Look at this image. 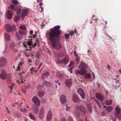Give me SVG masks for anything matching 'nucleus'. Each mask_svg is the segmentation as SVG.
Returning a JSON list of instances; mask_svg holds the SVG:
<instances>
[{"label":"nucleus","mask_w":121,"mask_h":121,"mask_svg":"<svg viewBox=\"0 0 121 121\" xmlns=\"http://www.w3.org/2000/svg\"><path fill=\"white\" fill-rule=\"evenodd\" d=\"M81 73V75H85L87 73V71L85 69L83 68H81L80 69Z\"/></svg>","instance_id":"nucleus-20"},{"label":"nucleus","mask_w":121,"mask_h":121,"mask_svg":"<svg viewBox=\"0 0 121 121\" xmlns=\"http://www.w3.org/2000/svg\"><path fill=\"white\" fill-rule=\"evenodd\" d=\"M9 7L12 10L16 11L17 9V7L13 4H10Z\"/></svg>","instance_id":"nucleus-22"},{"label":"nucleus","mask_w":121,"mask_h":121,"mask_svg":"<svg viewBox=\"0 0 121 121\" xmlns=\"http://www.w3.org/2000/svg\"><path fill=\"white\" fill-rule=\"evenodd\" d=\"M6 59L4 57H2L0 59V67H4L6 64Z\"/></svg>","instance_id":"nucleus-8"},{"label":"nucleus","mask_w":121,"mask_h":121,"mask_svg":"<svg viewBox=\"0 0 121 121\" xmlns=\"http://www.w3.org/2000/svg\"><path fill=\"white\" fill-rule=\"evenodd\" d=\"M65 84L69 88L72 84L71 81L69 79H66L65 80Z\"/></svg>","instance_id":"nucleus-18"},{"label":"nucleus","mask_w":121,"mask_h":121,"mask_svg":"<svg viewBox=\"0 0 121 121\" xmlns=\"http://www.w3.org/2000/svg\"><path fill=\"white\" fill-rule=\"evenodd\" d=\"M60 100L62 104H64L67 102V100L66 99V97L64 95H61L60 97Z\"/></svg>","instance_id":"nucleus-9"},{"label":"nucleus","mask_w":121,"mask_h":121,"mask_svg":"<svg viewBox=\"0 0 121 121\" xmlns=\"http://www.w3.org/2000/svg\"><path fill=\"white\" fill-rule=\"evenodd\" d=\"M45 94V93L44 92H41L40 91H39L38 93V95L39 97L42 98Z\"/></svg>","instance_id":"nucleus-25"},{"label":"nucleus","mask_w":121,"mask_h":121,"mask_svg":"<svg viewBox=\"0 0 121 121\" xmlns=\"http://www.w3.org/2000/svg\"><path fill=\"white\" fill-rule=\"evenodd\" d=\"M52 112L51 110H49L48 112L46 118V121H50L52 118Z\"/></svg>","instance_id":"nucleus-12"},{"label":"nucleus","mask_w":121,"mask_h":121,"mask_svg":"<svg viewBox=\"0 0 121 121\" xmlns=\"http://www.w3.org/2000/svg\"><path fill=\"white\" fill-rule=\"evenodd\" d=\"M65 54V52H63L62 51H61L60 53L58 55V56L59 57H62Z\"/></svg>","instance_id":"nucleus-28"},{"label":"nucleus","mask_w":121,"mask_h":121,"mask_svg":"<svg viewBox=\"0 0 121 121\" xmlns=\"http://www.w3.org/2000/svg\"><path fill=\"white\" fill-rule=\"evenodd\" d=\"M44 109L43 107L42 108L40 109L38 115V117L40 119H43L44 115Z\"/></svg>","instance_id":"nucleus-13"},{"label":"nucleus","mask_w":121,"mask_h":121,"mask_svg":"<svg viewBox=\"0 0 121 121\" xmlns=\"http://www.w3.org/2000/svg\"><path fill=\"white\" fill-rule=\"evenodd\" d=\"M29 116L31 119H33L34 121L35 120V117L31 113H29Z\"/></svg>","instance_id":"nucleus-31"},{"label":"nucleus","mask_w":121,"mask_h":121,"mask_svg":"<svg viewBox=\"0 0 121 121\" xmlns=\"http://www.w3.org/2000/svg\"><path fill=\"white\" fill-rule=\"evenodd\" d=\"M15 46V43L14 42H12L10 43V47L11 48L14 52H16L17 51V49L14 48Z\"/></svg>","instance_id":"nucleus-16"},{"label":"nucleus","mask_w":121,"mask_h":121,"mask_svg":"<svg viewBox=\"0 0 121 121\" xmlns=\"http://www.w3.org/2000/svg\"><path fill=\"white\" fill-rule=\"evenodd\" d=\"M91 77V75L89 73H87L84 76V78L86 79L90 78Z\"/></svg>","instance_id":"nucleus-36"},{"label":"nucleus","mask_w":121,"mask_h":121,"mask_svg":"<svg viewBox=\"0 0 121 121\" xmlns=\"http://www.w3.org/2000/svg\"><path fill=\"white\" fill-rule=\"evenodd\" d=\"M40 56L39 53V52H37L35 56L37 59H39Z\"/></svg>","instance_id":"nucleus-45"},{"label":"nucleus","mask_w":121,"mask_h":121,"mask_svg":"<svg viewBox=\"0 0 121 121\" xmlns=\"http://www.w3.org/2000/svg\"><path fill=\"white\" fill-rule=\"evenodd\" d=\"M33 33V31H30V34L31 35H32V34Z\"/></svg>","instance_id":"nucleus-63"},{"label":"nucleus","mask_w":121,"mask_h":121,"mask_svg":"<svg viewBox=\"0 0 121 121\" xmlns=\"http://www.w3.org/2000/svg\"><path fill=\"white\" fill-rule=\"evenodd\" d=\"M69 58L68 56L65 57L63 59L59 61V62H60L65 64H66L69 62Z\"/></svg>","instance_id":"nucleus-15"},{"label":"nucleus","mask_w":121,"mask_h":121,"mask_svg":"<svg viewBox=\"0 0 121 121\" xmlns=\"http://www.w3.org/2000/svg\"><path fill=\"white\" fill-rule=\"evenodd\" d=\"M75 60L76 62V64H78L79 63L80 61L79 58L78 57H77L76 58Z\"/></svg>","instance_id":"nucleus-41"},{"label":"nucleus","mask_w":121,"mask_h":121,"mask_svg":"<svg viewBox=\"0 0 121 121\" xmlns=\"http://www.w3.org/2000/svg\"><path fill=\"white\" fill-rule=\"evenodd\" d=\"M95 95L97 99L101 101H102L103 100L102 95L99 93H96L95 94Z\"/></svg>","instance_id":"nucleus-17"},{"label":"nucleus","mask_w":121,"mask_h":121,"mask_svg":"<svg viewBox=\"0 0 121 121\" xmlns=\"http://www.w3.org/2000/svg\"><path fill=\"white\" fill-rule=\"evenodd\" d=\"M34 112L36 114H38L39 112V109L36 106H35L34 108Z\"/></svg>","instance_id":"nucleus-29"},{"label":"nucleus","mask_w":121,"mask_h":121,"mask_svg":"<svg viewBox=\"0 0 121 121\" xmlns=\"http://www.w3.org/2000/svg\"><path fill=\"white\" fill-rule=\"evenodd\" d=\"M76 108L78 110L79 112L78 115L79 116L80 114L82 116H85L86 114V110L85 107L82 105L77 106Z\"/></svg>","instance_id":"nucleus-2"},{"label":"nucleus","mask_w":121,"mask_h":121,"mask_svg":"<svg viewBox=\"0 0 121 121\" xmlns=\"http://www.w3.org/2000/svg\"><path fill=\"white\" fill-rule=\"evenodd\" d=\"M115 113L114 114L115 116L118 118L119 120H121V113L119 108L117 107L115 108Z\"/></svg>","instance_id":"nucleus-5"},{"label":"nucleus","mask_w":121,"mask_h":121,"mask_svg":"<svg viewBox=\"0 0 121 121\" xmlns=\"http://www.w3.org/2000/svg\"><path fill=\"white\" fill-rule=\"evenodd\" d=\"M70 108L69 107H66L65 108V109L67 111H68V110Z\"/></svg>","instance_id":"nucleus-59"},{"label":"nucleus","mask_w":121,"mask_h":121,"mask_svg":"<svg viewBox=\"0 0 121 121\" xmlns=\"http://www.w3.org/2000/svg\"><path fill=\"white\" fill-rule=\"evenodd\" d=\"M6 110H7L8 112L9 113H10V111H9V109L7 107H6Z\"/></svg>","instance_id":"nucleus-57"},{"label":"nucleus","mask_w":121,"mask_h":121,"mask_svg":"<svg viewBox=\"0 0 121 121\" xmlns=\"http://www.w3.org/2000/svg\"><path fill=\"white\" fill-rule=\"evenodd\" d=\"M77 91L82 99H85V95L84 92L82 89L81 88H78L77 89Z\"/></svg>","instance_id":"nucleus-10"},{"label":"nucleus","mask_w":121,"mask_h":121,"mask_svg":"<svg viewBox=\"0 0 121 121\" xmlns=\"http://www.w3.org/2000/svg\"><path fill=\"white\" fill-rule=\"evenodd\" d=\"M60 121H66L65 118L64 117H62L61 118Z\"/></svg>","instance_id":"nucleus-52"},{"label":"nucleus","mask_w":121,"mask_h":121,"mask_svg":"<svg viewBox=\"0 0 121 121\" xmlns=\"http://www.w3.org/2000/svg\"><path fill=\"white\" fill-rule=\"evenodd\" d=\"M72 99L73 101L75 103H79L81 102L80 99L75 95H73Z\"/></svg>","instance_id":"nucleus-14"},{"label":"nucleus","mask_w":121,"mask_h":121,"mask_svg":"<svg viewBox=\"0 0 121 121\" xmlns=\"http://www.w3.org/2000/svg\"><path fill=\"white\" fill-rule=\"evenodd\" d=\"M32 42H31L29 40L27 42V45H31L32 44Z\"/></svg>","instance_id":"nucleus-46"},{"label":"nucleus","mask_w":121,"mask_h":121,"mask_svg":"<svg viewBox=\"0 0 121 121\" xmlns=\"http://www.w3.org/2000/svg\"><path fill=\"white\" fill-rule=\"evenodd\" d=\"M87 109L90 113H91L92 112V107L91 105H89L87 107Z\"/></svg>","instance_id":"nucleus-34"},{"label":"nucleus","mask_w":121,"mask_h":121,"mask_svg":"<svg viewBox=\"0 0 121 121\" xmlns=\"http://www.w3.org/2000/svg\"><path fill=\"white\" fill-rule=\"evenodd\" d=\"M22 14L21 15V16L22 17V20H23L24 17V16H26L28 14V10L26 9H22Z\"/></svg>","instance_id":"nucleus-6"},{"label":"nucleus","mask_w":121,"mask_h":121,"mask_svg":"<svg viewBox=\"0 0 121 121\" xmlns=\"http://www.w3.org/2000/svg\"><path fill=\"white\" fill-rule=\"evenodd\" d=\"M47 81H45L44 82H43V85H46V84H47Z\"/></svg>","instance_id":"nucleus-56"},{"label":"nucleus","mask_w":121,"mask_h":121,"mask_svg":"<svg viewBox=\"0 0 121 121\" xmlns=\"http://www.w3.org/2000/svg\"><path fill=\"white\" fill-rule=\"evenodd\" d=\"M56 76L58 78L60 79L63 78V75L60 73H57L56 74Z\"/></svg>","instance_id":"nucleus-27"},{"label":"nucleus","mask_w":121,"mask_h":121,"mask_svg":"<svg viewBox=\"0 0 121 121\" xmlns=\"http://www.w3.org/2000/svg\"><path fill=\"white\" fill-rule=\"evenodd\" d=\"M49 73L48 72H45V73L43 74V75L41 77V79H44V77L45 76L47 77L48 76Z\"/></svg>","instance_id":"nucleus-24"},{"label":"nucleus","mask_w":121,"mask_h":121,"mask_svg":"<svg viewBox=\"0 0 121 121\" xmlns=\"http://www.w3.org/2000/svg\"><path fill=\"white\" fill-rule=\"evenodd\" d=\"M32 101L37 106H38L40 105V101L37 96L33 97L32 99Z\"/></svg>","instance_id":"nucleus-7"},{"label":"nucleus","mask_w":121,"mask_h":121,"mask_svg":"<svg viewBox=\"0 0 121 121\" xmlns=\"http://www.w3.org/2000/svg\"><path fill=\"white\" fill-rule=\"evenodd\" d=\"M46 86L47 87H50L52 86V84L49 82H47Z\"/></svg>","instance_id":"nucleus-38"},{"label":"nucleus","mask_w":121,"mask_h":121,"mask_svg":"<svg viewBox=\"0 0 121 121\" xmlns=\"http://www.w3.org/2000/svg\"><path fill=\"white\" fill-rule=\"evenodd\" d=\"M75 74L78 76L79 74L81 75V73L80 70L78 71V70H76L75 71Z\"/></svg>","instance_id":"nucleus-39"},{"label":"nucleus","mask_w":121,"mask_h":121,"mask_svg":"<svg viewBox=\"0 0 121 121\" xmlns=\"http://www.w3.org/2000/svg\"><path fill=\"white\" fill-rule=\"evenodd\" d=\"M13 14V12L10 10L7 11L6 13V17L7 18L11 19L12 17Z\"/></svg>","instance_id":"nucleus-11"},{"label":"nucleus","mask_w":121,"mask_h":121,"mask_svg":"<svg viewBox=\"0 0 121 121\" xmlns=\"http://www.w3.org/2000/svg\"><path fill=\"white\" fill-rule=\"evenodd\" d=\"M73 31H71L72 32L71 33V34H70V35H74V33L73 32H72Z\"/></svg>","instance_id":"nucleus-62"},{"label":"nucleus","mask_w":121,"mask_h":121,"mask_svg":"<svg viewBox=\"0 0 121 121\" xmlns=\"http://www.w3.org/2000/svg\"><path fill=\"white\" fill-rule=\"evenodd\" d=\"M83 120L81 118H79L78 121H83Z\"/></svg>","instance_id":"nucleus-64"},{"label":"nucleus","mask_w":121,"mask_h":121,"mask_svg":"<svg viewBox=\"0 0 121 121\" xmlns=\"http://www.w3.org/2000/svg\"><path fill=\"white\" fill-rule=\"evenodd\" d=\"M95 101L96 102V103L98 104V105L99 106V107H100V103H99V101L98 100H97L96 99H95Z\"/></svg>","instance_id":"nucleus-53"},{"label":"nucleus","mask_w":121,"mask_h":121,"mask_svg":"<svg viewBox=\"0 0 121 121\" xmlns=\"http://www.w3.org/2000/svg\"><path fill=\"white\" fill-rule=\"evenodd\" d=\"M43 64L42 63H41L40 64V65H39V67L38 68V69H39L40 67L41 66V65H42Z\"/></svg>","instance_id":"nucleus-60"},{"label":"nucleus","mask_w":121,"mask_h":121,"mask_svg":"<svg viewBox=\"0 0 121 121\" xmlns=\"http://www.w3.org/2000/svg\"><path fill=\"white\" fill-rule=\"evenodd\" d=\"M39 60H36L35 62V64L36 65H38V64L39 63Z\"/></svg>","instance_id":"nucleus-48"},{"label":"nucleus","mask_w":121,"mask_h":121,"mask_svg":"<svg viewBox=\"0 0 121 121\" xmlns=\"http://www.w3.org/2000/svg\"><path fill=\"white\" fill-rule=\"evenodd\" d=\"M74 64V62L73 61H70V63L69 64L68 67H70L72 66Z\"/></svg>","instance_id":"nucleus-47"},{"label":"nucleus","mask_w":121,"mask_h":121,"mask_svg":"<svg viewBox=\"0 0 121 121\" xmlns=\"http://www.w3.org/2000/svg\"><path fill=\"white\" fill-rule=\"evenodd\" d=\"M11 77L9 78H8V79H7V82L8 83H10V82L11 81V79H10V78Z\"/></svg>","instance_id":"nucleus-55"},{"label":"nucleus","mask_w":121,"mask_h":121,"mask_svg":"<svg viewBox=\"0 0 121 121\" xmlns=\"http://www.w3.org/2000/svg\"><path fill=\"white\" fill-rule=\"evenodd\" d=\"M26 32L25 31H19L18 33L16 32L15 35L18 40H21L23 35L25 34Z\"/></svg>","instance_id":"nucleus-4"},{"label":"nucleus","mask_w":121,"mask_h":121,"mask_svg":"<svg viewBox=\"0 0 121 121\" xmlns=\"http://www.w3.org/2000/svg\"><path fill=\"white\" fill-rule=\"evenodd\" d=\"M76 51H74V56H78V54H76Z\"/></svg>","instance_id":"nucleus-58"},{"label":"nucleus","mask_w":121,"mask_h":121,"mask_svg":"<svg viewBox=\"0 0 121 121\" xmlns=\"http://www.w3.org/2000/svg\"><path fill=\"white\" fill-rule=\"evenodd\" d=\"M106 112L104 111H103L101 113V115L103 117L104 116L106 115Z\"/></svg>","instance_id":"nucleus-51"},{"label":"nucleus","mask_w":121,"mask_h":121,"mask_svg":"<svg viewBox=\"0 0 121 121\" xmlns=\"http://www.w3.org/2000/svg\"><path fill=\"white\" fill-rule=\"evenodd\" d=\"M30 70L31 71H34V68H31L30 69Z\"/></svg>","instance_id":"nucleus-61"},{"label":"nucleus","mask_w":121,"mask_h":121,"mask_svg":"<svg viewBox=\"0 0 121 121\" xmlns=\"http://www.w3.org/2000/svg\"><path fill=\"white\" fill-rule=\"evenodd\" d=\"M104 107H106V110L108 112H111V111L113 110V108L111 106H108L107 107H106L105 106H104Z\"/></svg>","instance_id":"nucleus-21"},{"label":"nucleus","mask_w":121,"mask_h":121,"mask_svg":"<svg viewBox=\"0 0 121 121\" xmlns=\"http://www.w3.org/2000/svg\"><path fill=\"white\" fill-rule=\"evenodd\" d=\"M12 2L15 5H17L18 4V2L17 0H12Z\"/></svg>","instance_id":"nucleus-40"},{"label":"nucleus","mask_w":121,"mask_h":121,"mask_svg":"<svg viewBox=\"0 0 121 121\" xmlns=\"http://www.w3.org/2000/svg\"><path fill=\"white\" fill-rule=\"evenodd\" d=\"M112 103V100H107L106 101V103L108 105H111Z\"/></svg>","instance_id":"nucleus-33"},{"label":"nucleus","mask_w":121,"mask_h":121,"mask_svg":"<svg viewBox=\"0 0 121 121\" xmlns=\"http://www.w3.org/2000/svg\"><path fill=\"white\" fill-rule=\"evenodd\" d=\"M60 27V26L59 25L57 26H54V29H51L50 30H60L59 29Z\"/></svg>","instance_id":"nucleus-26"},{"label":"nucleus","mask_w":121,"mask_h":121,"mask_svg":"<svg viewBox=\"0 0 121 121\" xmlns=\"http://www.w3.org/2000/svg\"><path fill=\"white\" fill-rule=\"evenodd\" d=\"M5 28L6 30H10L11 26L9 24H7L5 26Z\"/></svg>","instance_id":"nucleus-32"},{"label":"nucleus","mask_w":121,"mask_h":121,"mask_svg":"<svg viewBox=\"0 0 121 121\" xmlns=\"http://www.w3.org/2000/svg\"><path fill=\"white\" fill-rule=\"evenodd\" d=\"M19 28L21 30H25L26 29V27L25 25H22L19 27Z\"/></svg>","instance_id":"nucleus-30"},{"label":"nucleus","mask_w":121,"mask_h":121,"mask_svg":"<svg viewBox=\"0 0 121 121\" xmlns=\"http://www.w3.org/2000/svg\"><path fill=\"white\" fill-rule=\"evenodd\" d=\"M1 72V74H0V78L1 79H5L7 78H9L11 77V75L10 74L8 73L7 74L6 71L4 69H2Z\"/></svg>","instance_id":"nucleus-3"},{"label":"nucleus","mask_w":121,"mask_h":121,"mask_svg":"<svg viewBox=\"0 0 121 121\" xmlns=\"http://www.w3.org/2000/svg\"><path fill=\"white\" fill-rule=\"evenodd\" d=\"M15 30V25H13L12 26H11L10 30Z\"/></svg>","instance_id":"nucleus-43"},{"label":"nucleus","mask_w":121,"mask_h":121,"mask_svg":"<svg viewBox=\"0 0 121 121\" xmlns=\"http://www.w3.org/2000/svg\"><path fill=\"white\" fill-rule=\"evenodd\" d=\"M25 47L27 48H30V49H31L32 48V47H31L30 45H24Z\"/></svg>","instance_id":"nucleus-50"},{"label":"nucleus","mask_w":121,"mask_h":121,"mask_svg":"<svg viewBox=\"0 0 121 121\" xmlns=\"http://www.w3.org/2000/svg\"><path fill=\"white\" fill-rule=\"evenodd\" d=\"M20 18L19 16L18 15L16 16L14 18V20L16 22H17L19 20Z\"/></svg>","instance_id":"nucleus-35"},{"label":"nucleus","mask_w":121,"mask_h":121,"mask_svg":"<svg viewBox=\"0 0 121 121\" xmlns=\"http://www.w3.org/2000/svg\"><path fill=\"white\" fill-rule=\"evenodd\" d=\"M22 12L21 9H18L17 11V14L18 15H20V14Z\"/></svg>","instance_id":"nucleus-42"},{"label":"nucleus","mask_w":121,"mask_h":121,"mask_svg":"<svg viewBox=\"0 0 121 121\" xmlns=\"http://www.w3.org/2000/svg\"><path fill=\"white\" fill-rule=\"evenodd\" d=\"M49 34V40L54 48L60 50L62 47L61 43H60V36L61 34V31H50Z\"/></svg>","instance_id":"nucleus-1"},{"label":"nucleus","mask_w":121,"mask_h":121,"mask_svg":"<svg viewBox=\"0 0 121 121\" xmlns=\"http://www.w3.org/2000/svg\"><path fill=\"white\" fill-rule=\"evenodd\" d=\"M23 64V63L22 62H20L19 63V64L18 65V66L17 67V69H18L19 70L20 69V67L19 66L22 65Z\"/></svg>","instance_id":"nucleus-44"},{"label":"nucleus","mask_w":121,"mask_h":121,"mask_svg":"<svg viewBox=\"0 0 121 121\" xmlns=\"http://www.w3.org/2000/svg\"><path fill=\"white\" fill-rule=\"evenodd\" d=\"M78 67L81 68H83L85 69H86L87 67V66L86 64L82 62H81Z\"/></svg>","instance_id":"nucleus-19"},{"label":"nucleus","mask_w":121,"mask_h":121,"mask_svg":"<svg viewBox=\"0 0 121 121\" xmlns=\"http://www.w3.org/2000/svg\"><path fill=\"white\" fill-rule=\"evenodd\" d=\"M70 35V34L69 33H66L64 35V36L65 37L66 39H68Z\"/></svg>","instance_id":"nucleus-37"},{"label":"nucleus","mask_w":121,"mask_h":121,"mask_svg":"<svg viewBox=\"0 0 121 121\" xmlns=\"http://www.w3.org/2000/svg\"><path fill=\"white\" fill-rule=\"evenodd\" d=\"M21 110L23 112H25V111H27L25 108H20Z\"/></svg>","instance_id":"nucleus-49"},{"label":"nucleus","mask_w":121,"mask_h":121,"mask_svg":"<svg viewBox=\"0 0 121 121\" xmlns=\"http://www.w3.org/2000/svg\"><path fill=\"white\" fill-rule=\"evenodd\" d=\"M4 37L5 40L7 41H8L10 40V36L6 33H5L4 34Z\"/></svg>","instance_id":"nucleus-23"},{"label":"nucleus","mask_w":121,"mask_h":121,"mask_svg":"<svg viewBox=\"0 0 121 121\" xmlns=\"http://www.w3.org/2000/svg\"><path fill=\"white\" fill-rule=\"evenodd\" d=\"M69 121H73V118L71 117H69Z\"/></svg>","instance_id":"nucleus-54"}]
</instances>
